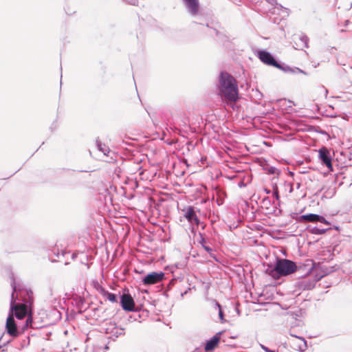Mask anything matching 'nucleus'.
<instances>
[{"mask_svg": "<svg viewBox=\"0 0 352 352\" xmlns=\"http://www.w3.org/2000/svg\"><path fill=\"white\" fill-rule=\"evenodd\" d=\"M221 333V332H218L210 340L206 341L204 348L206 351H213L217 347L220 341V335Z\"/></svg>", "mask_w": 352, "mask_h": 352, "instance_id": "nucleus-13", "label": "nucleus"}, {"mask_svg": "<svg viewBox=\"0 0 352 352\" xmlns=\"http://www.w3.org/2000/svg\"><path fill=\"white\" fill-rule=\"evenodd\" d=\"M285 185H287L288 186H289V192L290 193L292 192H293V184L291 182H289V183H285Z\"/></svg>", "mask_w": 352, "mask_h": 352, "instance_id": "nucleus-33", "label": "nucleus"}, {"mask_svg": "<svg viewBox=\"0 0 352 352\" xmlns=\"http://www.w3.org/2000/svg\"><path fill=\"white\" fill-rule=\"evenodd\" d=\"M98 291L101 295H102L104 298H106L110 302H118V296L116 294L109 292V291L106 290L102 286L98 287Z\"/></svg>", "mask_w": 352, "mask_h": 352, "instance_id": "nucleus-16", "label": "nucleus"}, {"mask_svg": "<svg viewBox=\"0 0 352 352\" xmlns=\"http://www.w3.org/2000/svg\"><path fill=\"white\" fill-rule=\"evenodd\" d=\"M212 304L213 307H214L215 309H218V310H219V309H221V308H222V307H221V305L219 303V302H217V301L216 300H214V299L212 300Z\"/></svg>", "mask_w": 352, "mask_h": 352, "instance_id": "nucleus-27", "label": "nucleus"}, {"mask_svg": "<svg viewBox=\"0 0 352 352\" xmlns=\"http://www.w3.org/2000/svg\"><path fill=\"white\" fill-rule=\"evenodd\" d=\"M318 156L321 163L325 165L329 170H333L332 157L329 151L326 147H322L319 149Z\"/></svg>", "mask_w": 352, "mask_h": 352, "instance_id": "nucleus-7", "label": "nucleus"}, {"mask_svg": "<svg viewBox=\"0 0 352 352\" xmlns=\"http://www.w3.org/2000/svg\"><path fill=\"white\" fill-rule=\"evenodd\" d=\"M70 256H71V258H72V260H74V259H75V258L76 257V255L74 253H72V254L70 255Z\"/></svg>", "mask_w": 352, "mask_h": 352, "instance_id": "nucleus-38", "label": "nucleus"}, {"mask_svg": "<svg viewBox=\"0 0 352 352\" xmlns=\"http://www.w3.org/2000/svg\"><path fill=\"white\" fill-rule=\"evenodd\" d=\"M188 12L192 15L197 14L199 10V3L198 0H184Z\"/></svg>", "mask_w": 352, "mask_h": 352, "instance_id": "nucleus-12", "label": "nucleus"}, {"mask_svg": "<svg viewBox=\"0 0 352 352\" xmlns=\"http://www.w3.org/2000/svg\"><path fill=\"white\" fill-rule=\"evenodd\" d=\"M261 347L265 352H276L274 350H272L263 344H261Z\"/></svg>", "mask_w": 352, "mask_h": 352, "instance_id": "nucleus-29", "label": "nucleus"}, {"mask_svg": "<svg viewBox=\"0 0 352 352\" xmlns=\"http://www.w3.org/2000/svg\"><path fill=\"white\" fill-rule=\"evenodd\" d=\"M188 12L192 15L197 14L199 10V3L198 0H184Z\"/></svg>", "mask_w": 352, "mask_h": 352, "instance_id": "nucleus-11", "label": "nucleus"}, {"mask_svg": "<svg viewBox=\"0 0 352 352\" xmlns=\"http://www.w3.org/2000/svg\"><path fill=\"white\" fill-rule=\"evenodd\" d=\"M61 254H62V255H61V256H62L63 257H65L66 256H69V254H70V253H69V252H65V251H63Z\"/></svg>", "mask_w": 352, "mask_h": 352, "instance_id": "nucleus-35", "label": "nucleus"}, {"mask_svg": "<svg viewBox=\"0 0 352 352\" xmlns=\"http://www.w3.org/2000/svg\"><path fill=\"white\" fill-rule=\"evenodd\" d=\"M27 319L25 320V328L23 327V331L25 330V329H28L29 327H33V318H32V305H30V311L26 315Z\"/></svg>", "mask_w": 352, "mask_h": 352, "instance_id": "nucleus-21", "label": "nucleus"}, {"mask_svg": "<svg viewBox=\"0 0 352 352\" xmlns=\"http://www.w3.org/2000/svg\"><path fill=\"white\" fill-rule=\"evenodd\" d=\"M184 217L188 220L189 223H194L197 226L200 223V220L197 215L195 208L194 206H188L184 210Z\"/></svg>", "mask_w": 352, "mask_h": 352, "instance_id": "nucleus-8", "label": "nucleus"}, {"mask_svg": "<svg viewBox=\"0 0 352 352\" xmlns=\"http://www.w3.org/2000/svg\"><path fill=\"white\" fill-rule=\"evenodd\" d=\"M269 2L272 5H274L275 4L278 8H283L280 4L277 3L276 0H269Z\"/></svg>", "mask_w": 352, "mask_h": 352, "instance_id": "nucleus-30", "label": "nucleus"}, {"mask_svg": "<svg viewBox=\"0 0 352 352\" xmlns=\"http://www.w3.org/2000/svg\"><path fill=\"white\" fill-rule=\"evenodd\" d=\"M224 317H225V315H224V313L221 308V309H219V318L221 323H224L226 322Z\"/></svg>", "mask_w": 352, "mask_h": 352, "instance_id": "nucleus-26", "label": "nucleus"}, {"mask_svg": "<svg viewBox=\"0 0 352 352\" xmlns=\"http://www.w3.org/2000/svg\"><path fill=\"white\" fill-rule=\"evenodd\" d=\"M296 339L292 341V346L294 350L300 352H304L307 349V343L305 339L300 336L291 334Z\"/></svg>", "mask_w": 352, "mask_h": 352, "instance_id": "nucleus-9", "label": "nucleus"}, {"mask_svg": "<svg viewBox=\"0 0 352 352\" xmlns=\"http://www.w3.org/2000/svg\"><path fill=\"white\" fill-rule=\"evenodd\" d=\"M299 40L302 43V45L304 47L307 48L308 46V42H309V38L308 36L305 34H301L299 36Z\"/></svg>", "mask_w": 352, "mask_h": 352, "instance_id": "nucleus-22", "label": "nucleus"}, {"mask_svg": "<svg viewBox=\"0 0 352 352\" xmlns=\"http://www.w3.org/2000/svg\"><path fill=\"white\" fill-rule=\"evenodd\" d=\"M321 190H324L322 197L325 198H331L336 193V188L330 186L329 188H322Z\"/></svg>", "mask_w": 352, "mask_h": 352, "instance_id": "nucleus-20", "label": "nucleus"}, {"mask_svg": "<svg viewBox=\"0 0 352 352\" xmlns=\"http://www.w3.org/2000/svg\"><path fill=\"white\" fill-rule=\"evenodd\" d=\"M200 236H201V240H200V243L201 245V246L203 247V248L208 253H211L212 252V248H210V246L208 245H205V243H206V241H205V239L202 236V234H200Z\"/></svg>", "mask_w": 352, "mask_h": 352, "instance_id": "nucleus-23", "label": "nucleus"}, {"mask_svg": "<svg viewBox=\"0 0 352 352\" xmlns=\"http://www.w3.org/2000/svg\"><path fill=\"white\" fill-rule=\"evenodd\" d=\"M289 175H290L291 176H293V175H294V173H293V172H289Z\"/></svg>", "mask_w": 352, "mask_h": 352, "instance_id": "nucleus-42", "label": "nucleus"}, {"mask_svg": "<svg viewBox=\"0 0 352 352\" xmlns=\"http://www.w3.org/2000/svg\"><path fill=\"white\" fill-rule=\"evenodd\" d=\"M320 223H324L326 225H330V223L327 220H326V219L323 216H322Z\"/></svg>", "mask_w": 352, "mask_h": 352, "instance_id": "nucleus-32", "label": "nucleus"}, {"mask_svg": "<svg viewBox=\"0 0 352 352\" xmlns=\"http://www.w3.org/2000/svg\"><path fill=\"white\" fill-rule=\"evenodd\" d=\"M307 269H308V267L305 266L301 268H298L296 272H300L302 274L303 273V274L300 275V277H302V276H308L310 274V273H307V270H308Z\"/></svg>", "mask_w": 352, "mask_h": 352, "instance_id": "nucleus-25", "label": "nucleus"}, {"mask_svg": "<svg viewBox=\"0 0 352 352\" xmlns=\"http://www.w3.org/2000/svg\"><path fill=\"white\" fill-rule=\"evenodd\" d=\"M217 89L219 96L229 102H236L239 99V89L236 80L228 72L222 71L219 76Z\"/></svg>", "mask_w": 352, "mask_h": 352, "instance_id": "nucleus-3", "label": "nucleus"}, {"mask_svg": "<svg viewBox=\"0 0 352 352\" xmlns=\"http://www.w3.org/2000/svg\"><path fill=\"white\" fill-rule=\"evenodd\" d=\"M176 281V278H173L172 280H170L168 284V289H170L175 285Z\"/></svg>", "mask_w": 352, "mask_h": 352, "instance_id": "nucleus-31", "label": "nucleus"}, {"mask_svg": "<svg viewBox=\"0 0 352 352\" xmlns=\"http://www.w3.org/2000/svg\"><path fill=\"white\" fill-rule=\"evenodd\" d=\"M307 229L311 234L320 235V234H324L327 230H329L330 229V228H318L317 226H314V227L309 226V227H307Z\"/></svg>", "mask_w": 352, "mask_h": 352, "instance_id": "nucleus-19", "label": "nucleus"}, {"mask_svg": "<svg viewBox=\"0 0 352 352\" xmlns=\"http://www.w3.org/2000/svg\"><path fill=\"white\" fill-rule=\"evenodd\" d=\"M165 278V273L163 272H152L147 274L142 278V283L144 285H151L158 283L164 280Z\"/></svg>", "mask_w": 352, "mask_h": 352, "instance_id": "nucleus-6", "label": "nucleus"}, {"mask_svg": "<svg viewBox=\"0 0 352 352\" xmlns=\"http://www.w3.org/2000/svg\"><path fill=\"white\" fill-rule=\"evenodd\" d=\"M321 217L322 215L309 213L300 215L298 217V221L299 222H320Z\"/></svg>", "mask_w": 352, "mask_h": 352, "instance_id": "nucleus-15", "label": "nucleus"}, {"mask_svg": "<svg viewBox=\"0 0 352 352\" xmlns=\"http://www.w3.org/2000/svg\"><path fill=\"white\" fill-rule=\"evenodd\" d=\"M11 287L12 292L10 303V311L6 320V329L7 333L12 336L17 337L19 331L16 324L14 317L22 320L30 311V305L33 302V293L31 289H24L14 277L12 278Z\"/></svg>", "mask_w": 352, "mask_h": 352, "instance_id": "nucleus-1", "label": "nucleus"}, {"mask_svg": "<svg viewBox=\"0 0 352 352\" xmlns=\"http://www.w3.org/2000/svg\"><path fill=\"white\" fill-rule=\"evenodd\" d=\"M308 267L307 273H311L315 267V263L311 259H307L304 263L297 265L294 261L276 257L274 265L267 264L265 273L274 279H279L281 277L289 276L296 272L298 268Z\"/></svg>", "mask_w": 352, "mask_h": 352, "instance_id": "nucleus-2", "label": "nucleus"}, {"mask_svg": "<svg viewBox=\"0 0 352 352\" xmlns=\"http://www.w3.org/2000/svg\"><path fill=\"white\" fill-rule=\"evenodd\" d=\"M214 31L215 32V34H216V35H217V36H220V35H221V34L220 33V32H219V31H218L217 30L214 29Z\"/></svg>", "mask_w": 352, "mask_h": 352, "instance_id": "nucleus-37", "label": "nucleus"}, {"mask_svg": "<svg viewBox=\"0 0 352 352\" xmlns=\"http://www.w3.org/2000/svg\"><path fill=\"white\" fill-rule=\"evenodd\" d=\"M300 183H298V184H297V185H296L297 188H300Z\"/></svg>", "mask_w": 352, "mask_h": 352, "instance_id": "nucleus-40", "label": "nucleus"}, {"mask_svg": "<svg viewBox=\"0 0 352 352\" xmlns=\"http://www.w3.org/2000/svg\"><path fill=\"white\" fill-rule=\"evenodd\" d=\"M194 352H199L198 350L195 351Z\"/></svg>", "mask_w": 352, "mask_h": 352, "instance_id": "nucleus-44", "label": "nucleus"}, {"mask_svg": "<svg viewBox=\"0 0 352 352\" xmlns=\"http://www.w3.org/2000/svg\"><path fill=\"white\" fill-rule=\"evenodd\" d=\"M272 195H273V197H274L276 200H279V199H280V196H279L278 189V187H277V185H276V184H274V185L273 186V192H272Z\"/></svg>", "mask_w": 352, "mask_h": 352, "instance_id": "nucleus-24", "label": "nucleus"}, {"mask_svg": "<svg viewBox=\"0 0 352 352\" xmlns=\"http://www.w3.org/2000/svg\"><path fill=\"white\" fill-rule=\"evenodd\" d=\"M96 143L98 151H101L104 155L108 157L109 156L110 153L113 154V153L110 150L109 146H106L104 144L100 142L99 138L96 139Z\"/></svg>", "mask_w": 352, "mask_h": 352, "instance_id": "nucleus-17", "label": "nucleus"}, {"mask_svg": "<svg viewBox=\"0 0 352 352\" xmlns=\"http://www.w3.org/2000/svg\"><path fill=\"white\" fill-rule=\"evenodd\" d=\"M258 58L265 65L272 66L276 68L282 70L285 73L289 74H306V72L302 71L298 67H291L284 63H282L278 60L274 55H272L270 52L267 51L266 50H261L258 52Z\"/></svg>", "mask_w": 352, "mask_h": 352, "instance_id": "nucleus-4", "label": "nucleus"}, {"mask_svg": "<svg viewBox=\"0 0 352 352\" xmlns=\"http://www.w3.org/2000/svg\"><path fill=\"white\" fill-rule=\"evenodd\" d=\"M68 264H69V263L67 261L65 262V265H68Z\"/></svg>", "mask_w": 352, "mask_h": 352, "instance_id": "nucleus-43", "label": "nucleus"}, {"mask_svg": "<svg viewBox=\"0 0 352 352\" xmlns=\"http://www.w3.org/2000/svg\"><path fill=\"white\" fill-rule=\"evenodd\" d=\"M264 191H265V192L266 194H267V195H268V194H270V193L271 192V190H269L268 188H264Z\"/></svg>", "mask_w": 352, "mask_h": 352, "instance_id": "nucleus-36", "label": "nucleus"}, {"mask_svg": "<svg viewBox=\"0 0 352 352\" xmlns=\"http://www.w3.org/2000/svg\"><path fill=\"white\" fill-rule=\"evenodd\" d=\"M120 304L123 310L126 311H135V304L129 290H123L120 296Z\"/></svg>", "mask_w": 352, "mask_h": 352, "instance_id": "nucleus-5", "label": "nucleus"}, {"mask_svg": "<svg viewBox=\"0 0 352 352\" xmlns=\"http://www.w3.org/2000/svg\"><path fill=\"white\" fill-rule=\"evenodd\" d=\"M324 89L325 94L327 95V93H328V90L327 89H325V88H324Z\"/></svg>", "mask_w": 352, "mask_h": 352, "instance_id": "nucleus-41", "label": "nucleus"}, {"mask_svg": "<svg viewBox=\"0 0 352 352\" xmlns=\"http://www.w3.org/2000/svg\"><path fill=\"white\" fill-rule=\"evenodd\" d=\"M322 276L317 279L310 280V279H304L301 281L298 282V287L300 289L302 290H311L316 285V283L318 281Z\"/></svg>", "mask_w": 352, "mask_h": 352, "instance_id": "nucleus-14", "label": "nucleus"}, {"mask_svg": "<svg viewBox=\"0 0 352 352\" xmlns=\"http://www.w3.org/2000/svg\"><path fill=\"white\" fill-rule=\"evenodd\" d=\"M239 187L245 186V184H244V183H243V182H240V183L239 184Z\"/></svg>", "mask_w": 352, "mask_h": 352, "instance_id": "nucleus-39", "label": "nucleus"}, {"mask_svg": "<svg viewBox=\"0 0 352 352\" xmlns=\"http://www.w3.org/2000/svg\"><path fill=\"white\" fill-rule=\"evenodd\" d=\"M106 333L111 334L112 337L118 338L125 334V329L117 326L116 323L110 322L106 328Z\"/></svg>", "mask_w": 352, "mask_h": 352, "instance_id": "nucleus-10", "label": "nucleus"}, {"mask_svg": "<svg viewBox=\"0 0 352 352\" xmlns=\"http://www.w3.org/2000/svg\"><path fill=\"white\" fill-rule=\"evenodd\" d=\"M190 290V288H188V289H186L185 292H182L181 294V297L183 298L186 294H187V293L188 292V291Z\"/></svg>", "mask_w": 352, "mask_h": 352, "instance_id": "nucleus-34", "label": "nucleus"}, {"mask_svg": "<svg viewBox=\"0 0 352 352\" xmlns=\"http://www.w3.org/2000/svg\"><path fill=\"white\" fill-rule=\"evenodd\" d=\"M84 302H85V300L82 298H79V299L76 301V305H77L78 308L82 309Z\"/></svg>", "mask_w": 352, "mask_h": 352, "instance_id": "nucleus-28", "label": "nucleus"}, {"mask_svg": "<svg viewBox=\"0 0 352 352\" xmlns=\"http://www.w3.org/2000/svg\"><path fill=\"white\" fill-rule=\"evenodd\" d=\"M263 169L266 171L267 174L270 175H279L281 173V171L278 169H277L276 167L270 166L267 163H265L262 165Z\"/></svg>", "mask_w": 352, "mask_h": 352, "instance_id": "nucleus-18", "label": "nucleus"}]
</instances>
